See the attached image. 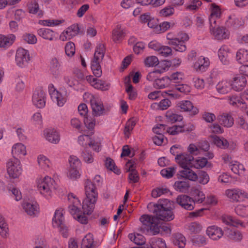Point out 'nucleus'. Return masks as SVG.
Here are the masks:
<instances>
[{"instance_id":"0eeeda50","label":"nucleus","mask_w":248,"mask_h":248,"mask_svg":"<svg viewBox=\"0 0 248 248\" xmlns=\"http://www.w3.org/2000/svg\"><path fill=\"white\" fill-rule=\"evenodd\" d=\"M7 171L10 177L18 178L22 172L19 160L16 157L10 159L7 162Z\"/></svg>"},{"instance_id":"5fc2aeb1","label":"nucleus","mask_w":248,"mask_h":248,"mask_svg":"<svg viewBox=\"0 0 248 248\" xmlns=\"http://www.w3.org/2000/svg\"><path fill=\"white\" fill-rule=\"evenodd\" d=\"M207 163V160L205 157H198L192 161L191 167L196 169H201L204 167Z\"/></svg>"},{"instance_id":"39448f33","label":"nucleus","mask_w":248,"mask_h":248,"mask_svg":"<svg viewBox=\"0 0 248 248\" xmlns=\"http://www.w3.org/2000/svg\"><path fill=\"white\" fill-rule=\"evenodd\" d=\"M105 50V46L102 44H98L95 49L94 57L91 62V69L96 77H100L102 75L100 63L104 57Z\"/></svg>"},{"instance_id":"c85d7f7f","label":"nucleus","mask_w":248,"mask_h":248,"mask_svg":"<svg viewBox=\"0 0 248 248\" xmlns=\"http://www.w3.org/2000/svg\"><path fill=\"white\" fill-rule=\"evenodd\" d=\"M230 51V48L226 45H223L218 51L219 59L224 65H227L229 63L228 55Z\"/></svg>"},{"instance_id":"4468645a","label":"nucleus","mask_w":248,"mask_h":248,"mask_svg":"<svg viewBox=\"0 0 248 248\" xmlns=\"http://www.w3.org/2000/svg\"><path fill=\"white\" fill-rule=\"evenodd\" d=\"M176 202L186 210H192L195 207L193 199L186 195H179L176 199Z\"/></svg>"},{"instance_id":"aec40b11","label":"nucleus","mask_w":248,"mask_h":248,"mask_svg":"<svg viewBox=\"0 0 248 248\" xmlns=\"http://www.w3.org/2000/svg\"><path fill=\"white\" fill-rule=\"evenodd\" d=\"M176 162L182 167H191L192 161L193 160L192 155L183 153L177 154L175 157Z\"/></svg>"},{"instance_id":"4c0bfd02","label":"nucleus","mask_w":248,"mask_h":248,"mask_svg":"<svg viewBox=\"0 0 248 248\" xmlns=\"http://www.w3.org/2000/svg\"><path fill=\"white\" fill-rule=\"evenodd\" d=\"M191 197L195 203H201L205 200V195L201 190L195 188L191 191Z\"/></svg>"},{"instance_id":"ea45409f","label":"nucleus","mask_w":248,"mask_h":248,"mask_svg":"<svg viewBox=\"0 0 248 248\" xmlns=\"http://www.w3.org/2000/svg\"><path fill=\"white\" fill-rule=\"evenodd\" d=\"M50 95L52 100L56 102L60 107L62 106L66 102V98L57 90L52 92Z\"/></svg>"},{"instance_id":"6ab92c4d","label":"nucleus","mask_w":248,"mask_h":248,"mask_svg":"<svg viewBox=\"0 0 248 248\" xmlns=\"http://www.w3.org/2000/svg\"><path fill=\"white\" fill-rule=\"evenodd\" d=\"M85 79L95 89L105 91L108 90L109 86L105 81L95 78L91 75L87 76Z\"/></svg>"},{"instance_id":"0e129e2a","label":"nucleus","mask_w":248,"mask_h":248,"mask_svg":"<svg viewBox=\"0 0 248 248\" xmlns=\"http://www.w3.org/2000/svg\"><path fill=\"white\" fill-rule=\"evenodd\" d=\"M84 123L86 127L90 130L91 131V133L92 134L93 133V130L95 124V120L94 118L86 117L84 118Z\"/></svg>"},{"instance_id":"c756f323","label":"nucleus","mask_w":248,"mask_h":248,"mask_svg":"<svg viewBox=\"0 0 248 248\" xmlns=\"http://www.w3.org/2000/svg\"><path fill=\"white\" fill-rule=\"evenodd\" d=\"M38 34L43 38L49 41L56 39V33L52 30L47 28H41L37 31Z\"/></svg>"},{"instance_id":"69168bd1","label":"nucleus","mask_w":248,"mask_h":248,"mask_svg":"<svg viewBox=\"0 0 248 248\" xmlns=\"http://www.w3.org/2000/svg\"><path fill=\"white\" fill-rule=\"evenodd\" d=\"M158 53L163 57H167L172 55V49L169 46H161Z\"/></svg>"},{"instance_id":"8fccbe9b","label":"nucleus","mask_w":248,"mask_h":248,"mask_svg":"<svg viewBox=\"0 0 248 248\" xmlns=\"http://www.w3.org/2000/svg\"><path fill=\"white\" fill-rule=\"evenodd\" d=\"M166 117L167 121L171 123H174L177 122H181L183 120V116L181 115L173 113L171 110H169L166 113Z\"/></svg>"},{"instance_id":"de8ad7c7","label":"nucleus","mask_w":248,"mask_h":248,"mask_svg":"<svg viewBox=\"0 0 248 248\" xmlns=\"http://www.w3.org/2000/svg\"><path fill=\"white\" fill-rule=\"evenodd\" d=\"M93 235L89 233L83 238L81 248H93Z\"/></svg>"},{"instance_id":"a211bd4d","label":"nucleus","mask_w":248,"mask_h":248,"mask_svg":"<svg viewBox=\"0 0 248 248\" xmlns=\"http://www.w3.org/2000/svg\"><path fill=\"white\" fill-rule=\"evenodd\" d=\"M247 79L242 75H236L233 77L231 82L232 88L235 91H242L247 85Z\"/></svg>"},{"instance_id":"f704fd0d","label":"nucleus","mask_w":248,"mask_h":248,"mask_svg":"<svg viewBox=\"0 0 248 248\" xmlns=\"http://www.w3.org/2000/svg\"><path fill=\"white\" fill-rule=\"evenodd\" d=\"M229 168L234 173L238 175H243L245 171V168L243 165L240 162L232 160L228 164Z\"/></svg>"},{"instance_id":"72a5a7b5","label":"nucleus","mask_w":248,"mask_h":248,"mask_svg":"<svg viewBox=\"0 0 248 248\" xmlns=\"http://www.w3.org/2000/svg\"><path fill=\"white\" fill-rule=\"evenodd\" d=\"M232 89L231 83L226 80L219 81L216 85L217 92L221 94H226Z\"/></svg>"},{"instance_id":"09e8293b","label":"nucleus","mask_w":248,"mask_h":248,"mask_svg":"<svg viewBox=\"0 0 248 248\" xmlns=\"http://www.w3.org/2000/svg\"><path fill=\"white\" fill-rule=\"evenodd\" d=\"M128 238L137 245H142L145 243L144 237L139 233H130L128 235Z\"/></svg>"},{"instance_id":"3c124183","label":"nucleus","mask_w":248,"mask_h":248,"mask_svg":"<svg viewBox=\"0 0 248 248\" xmlns=\"http://www.w3.org/2000/svg\"><path fill=\"white\" fill-rule=\"evenodd\" d=\"M213 142L218 147L223 149H227L229 146L228 140L223 137H215Z\"/></svg>"},{"instance_id":"864d4df0","label":"nucleus","mask_w":248,"mask_h":248,"mask_svg":"<svg viewBox=\"0 0 248 248\" xmlns=\"http://www.w3.org/2000/svg\"><path fill=\"white\" fill-rule=\"evenodd\" d=\"M171 105V102L168 99H164L159 103H155L152 106L160 110H166Z\"/></svg>"},{"instance_id":"dca6fc26","label":"nucleus","mask_w":248,"mask_h":248,"mask_svg":"<svg viewBox=\"0 0 248 248\" xmlns=\"http://www.w3.org/2000/svg\"><path fill=\"white\" fill-rule=\"evenodd\" d=\"M32 101L33 104L38 108H43L46 104V95L44 91L41 89L35 90Z\"/></svg>"},{"instance_id":"bf43d9fd","label":"nucleus","mask_w":248,"mask_h":248,"mask_svg":"<svg viewBox=\"0 0 248 248\" xmlns=\"http://www.w3.org/2000/svg\"><path fill=\"white\" fill-rule=\"evenodd\" d=\"M105 166L108 169L113 171L116 174H119L120 173V170H119L117 167L115 166L114 161L110 158H107L106 159Z\"/></svg>"},{"instance_id":"b1692460","label":"nucleus","mask_w":248,"mask_h":248,"mask_svg":"<svg viewBox=\"0 0 248 248\" xmlns=\"http://www.w3.org/2000/svg\"><path fill=\"white\" fill-rule=\"evenodd\" d=\"M134 161L132 160H129L126 165L128 167L127 171L129 172L128 179L129 183H136L139 181V176L138 172L135 169Z\"/></svg>"},{"instance_id":"4be33fe9","label":"nucleus","mask_w":248,"mask_h":248,"mask_svg":"<svg viewBox=\"0 0 248 248\" xmlns=\"http://www.w3.org/2000/svg\"><path fill=\"white\" fill-rule=\"evenodd\" d=\"M78 32V25H73L67 28L63 31L60 36V39L62 41H65L71 39L75 36Z\"/></svg>"},{"instance_id":"f8f14e48","label":"nucleus","mask_w":248,"mask_h":248,"mask_svg":"<svg viewBox=\"0 0 248 248\" xmlns=\"http://www.w3.org/2000/svg\"><path fill=\"white\" fill-rule=\"evenodd\" d=\"M22 207L27 215L34 217L38 214L39 207L37 202L33 200L24 201L22 203Z\"/></svg>"},{"instance_id":"7c9ffc66","label":"nucleus","mask_w":248,"mask_h":248,"mask_svg":"<svg viewBox=\"0 0 248 248\" xmlns=\"http://www.w3.org/2000/svg\"><path fill=\"white\" fill-rule=\"evenodd\" d=\"M190 167H184L183 170L179 171V175L181 177L188 179L191 181H196L198 180L197 174Z\"/></svg>"},{"instance_id":"f03ea898","label":"nucleus","mask_w":248,"mask_h":248,"mask_svg":"<svg viewBox=\"0 0 248 248\" xmlns=\"http://www.w3.org/2000/svg\"><path fill=\"white\" fill-rule=\"evenodd\" d=\"M166 38L168 41V44L172 46L174 49L177 51L184 52L186 49L185 43L189 40V37L184 31L179 32L177 36L170 32L167 33Z\"/></svg>"},{"instance_id":"6e6d98bb","label":"nucleus","mask_w":248,"mask_h":248,"mask_svg":"<svg viewBox=\"0 0 248 248\" xmlns=\"http://www.w3.org/2000/svg\"><path fill=\"white\" fill-rule=\"evenodd\" d=\"M38 163L40 167L45 170H47L51 164L50 160L43 155H39L38 156Z\"/></svg>"},{"instance_id":"ddd939ff","label":"nucleus","mask_w":248,"mask_h":248,"mask_svg":"<svg viewBox=\"0 0 248 248\" xmlns=\"http://www.w3.org/2000/svg\"><path fill=\"white\" fill-rule=\"evenodd\" d=\"M210 32L214 39L218 41L227 39L230 36L229 31L223 26L212 28L210 29Z\"/></svg>"},{"instance_id":"423d86ee","label":"nucleus","mask_w":248,"mask_h":248,"mask_svg":"<svg viewBox=\"0 0 248 248\" xmlns=\"http://www.w3.org/2000/svg\"><path fill=\"white\" fill-rule=\"evenodd\" d=\"M153 212L158 221L162 220L169 221L174 217L172 211L169 208L164 207L162 204H154Z\"/></svg>"},{"instance_id":"412c9836","label":"nucleus","mask_w":248,"mask_h":248,"mask_svg":"<svg viewBox=\"0 0 248 248\" xmlns=\"http://www.w3.org/2000/svg\"><path fill=\"white\" fill-rule=\"evenodd\" d=\"M209 65L210 61L209 59L201 56L194 63L193 67L197 72H203L207 70Z\"/></svg>"},{"instance_id":"c03bdc74","label":"nucleus","mask_w":248,"mask_h":248,"mask_svg":"<svg viewBox=\"0 0 248 248\" xmlns=\"http://www.w3.org/2000/svg\"><path fill=\"white\" fill-rule=\"evenodd\" d=\"M234 211L238 216L248 218V205L243 203L238 204L235 206Z\"/></svg>"},{"instance_id":"cd10ccee","label":"nucleus","mask_w":248,"mask_h":248,"mask_svg":"<svg viewBox=\"0 0 248 248\" xmlns=\"http://www.w3.org/2000/svg\"><path fill=\"white\" fill-rule=\"evenodd\" d=\"M29 13L31 14L36 15L39 17H41L43 15V11L39 8L38 2L36 0H31L27 4Z\"/></svg>"},{"instance_id":"2eb2a0df","label":"nucleus","mask_w":248,"mask_h":248,"mask_svg":"<svg viewBox=\"0 0 248 248\" xmlns=\"http://www.w3.org/2000/svg\"><path fill=\"white\" fill-rule=\"evenodd\" d=\"M61 66V63L58 58L54 56L50 58L49 70L51 74L55 78L58 79L61 77L60 68Z\"/></svg>"},{"instance_id":"e2e57ef3","label":"nucleus","mask_w":248,"mask_h":248,"mask_svg":"<svg viewBox=\"0 0 248 248\" xmlns=\"http://www.w3.org/2000/svg\"><path fill=\"white\" fill-rule=\"evenodd\" d=\"M175 171V168L174 167H169L162 169L160 171L161 175L167 178H170L172 177Z\"/></svg>"},{"instance_id":"49530a36","label":"nucleus","mask_w":248,"mask_h":248,"mask_svg":"<svg viewBox=\"0 0 248 248\" xmlns=\"http://www.w3.org/2000/svg\"><path fill=\"white\" fill-rule=\"evenodd\" d=\"M172 241L174 245L180 248H184L186 244V238L181 233H176L173 235Z\"/></svg>"},{"instance_id":"20e7f679","label":"nucleus","mask_w":248,"mask_h":248,"mask_svg":"<svg viewBox=\"0 0 248 248\" xmlns=\"http://www.w3.org/2000/svg\"><path fill=\"white\" fill-rule=\"evenodd\" d=\"M140 220L142 224L140 230L142 232H148L150 231L154 235L159 232V221L155 216L153 217L148 215H143L141 216Z\"/></svg>"},{"instance_id":"1a4fd4ad","label":"nucleus","mask_w":248,"mask_h":248,"mask_svg":"<svg viewBox=\"0 0 248 248\" xmlns=\"http://www.w3.org/2000/svg\"><path fill=\"white\" fill-rule=\"evenodd\" d=\"M31 60L29 51L22 47L18 48L16 52L15 61L17 66H26Z\"/></svg>"},{"instance_id":"c9c22d12","label":"nucleus","mask_w":248,"mask_h":248,"mask_svg":"<svg viewBox=\"0 0 248 248\" xmlns=\"http://www.w3.org/2000/svg\"><path fill=\"white\" fill-rule=\"evenodd\" d=\"M63 211V209L62 208H59L56 210L52 219V225L54 227L59 228L63 224L64 220Z\"/></svg>"},{"instance_id":"e433bc0d","label":"nucleus","mask_w":248,"mask_h":248,"mask_svg":"<svg viewBox=\"0 0 248 248\" xmlns=\"http://www.w3.org/2000/svg\"><path fill=\"white\" fill-rule=\"evenodd\" d=\"M219 123L224 126L230 127L233 124V118L229 114L223 113L217 117Z\"/></svg>"},{"instance_id":"58836bf2","label":"nucleus","mask_w":248,"mask_h":248,"mask_svg":"<svg viewBox=\"0 0 248 248\" xmlns=\"http://www.w3.org/2000/svg\"><path fill=\"white\" fill-rule=\"evenodd\" d=\"M236 60L242 64L248 63V50L245 49H239L236 52Z\"/></svg>"},{"instance_id":"a18cd8bd","label":"nucleus","mask_w":248,"mask_h":248,"mask_svg":"<svg viewBox=\"0 0 248 248\" xmlns=\"http://www.w3.org/2000/svg\"><path fill=\"white\" fill-rule=\"evenodd\" d=\"M170 85V79L169 77H165L161 78L155 79L154 86L158 89H163Z\"/></svg>"},{"instance_id":"a19ab883","label":"nucleus","mask_w":248,"mask_h":248,"mask_svg":"<svg viewBox=\"0 0 248 248\" xmlns=\"http://www.w3.org/2000/svg\"><path fill=\"white\" fill-rule=\"evenodd\" d=\"M226 234L230 239L235 242L240 241L243 239V234L238 230H228L226 232Z\"/></svg>"},{"instance_id":"9d476101","label":"nucleus","mask_w":248,"mask_h":248,"mask_svg":"<svg viewBox=\"0 0 248 248\" xmlns=\"http://www.w3.org/2000/svg\"><path fill=\"white\" fill-rule=\"evenodd\" d=\"M225 194L232 202H237L243 199H248V193L239 188L227 189Z\"/></svg>"},{"instance_id":"052dcab7","label":"nucleus","mask_w":248,"mask_h":248,"mask_svg":"<svg viewBox=\"0 0 248 248\" xmlns=\"http://www.w3.org/2000/svg\"><path fill=\"white\" fill-rule=\"evenodd\" d=\"M169 78L170 79V83L171 81L175 83H179L184 79V75L182 72H176L172 73Z\"/></svg>"},{"instance_id":"473e14b6","label":"nucleus","mask_w":248,"mask_h":248,"mask_svg":"<svg viewBox=\"0 0 248 248\" xmlns=\"http://www.w3.org/2000/svg\"><path fill=\"white\" fill-rule=\"evenodd\" d=\"M16 40L15 35L11 34L7 36L0 34V47L7 48L11 46Z\"/></svg>"},{"instance_id":"680f3d73","label":"nucleus","mask_w":248,"mask_h":248,"mask_svg":"<svg viewBox=\"0 0 248 248\" xmlns=\"http://www.w3.org/2000/svg\"><path fill=\"white\" fill-rule=\"evenodd\" d=\"M65 52L66 55L68 57H72L75 53V44L71 42L66 43L65 46Z\"/></svg>"},{"instance_id":"f257e3e1","label":"nucleus","mask_w":248,"mask_h":248,"mask_svg":"<svg viewBox=\"0 0 248 248\" xmlns=\"http://www.w3.org/2000/svg\"><path fill=\"white\" fill-rule=\"evenodd\" d=\"M86 198L83 201L82 209L84 214H91L93 211L97 198V193L94 185L87 180L85 184Z\"/></svg>"},{"instance_id":"37998d69","label":"nucleus","mask_w":248,"mask_h":248,"mask_svg":"<svg viewBox=\"0 0 248 248\" xmlns=\"http://www.w3.org/2000/svg\"><path fill=\"white\" fill-rule=\"evenodd\" d=\"M175 190L180 192H186L190 187L189 182L186 181H176L173 185Z\"/></svg>"},{"instance_id":"7ed1b4c3","label":"nucleus","mask_w":248,"mask_h":248,"mask_svg":"<svg viewBox=\"0 0 248 248\" xmlns=\"http://www.w3.org/2000/svg\"><path fill=\"white\" fill-rule=\"evenodd\" d=\"M54 180L50 177L46 176L44 177H38L35 184L40 194L47 199L51 198L55 189Z\"/></svg>"},{"instance_id":"9b49d317","label":"nucleus","mask_w":248,"mask_h":248,"mask_svg":"<svg viewBox=\"0 0 248 248\" xmlns=\"http://www.w3.org/2000/svg\"><path fill=\"white\" fill-rule=\"evenodd\" d=\"M68 199L69 202V211L73 217L76 215L81 214L80 210L81 204L80 201L73 193H70L68 195Z\"/></svg>"},{"instance_id":"bb28decb","label":"nucleus","mask_w":248,"mask_h":248,"mask_svg":"<svg viewBox=\"0 0 248 248\" xmlns=\"http://www.w3.org/2000/svg\"><path fill=\"white\" fill-rule=\"evenodd\" d=\"M221 221L227 225L237 227L240 225L243 228L246 227V225L243 222L238 219L233 218L232 216L224 215L220 217Z\"/></svg>"},{"instance_id":"5701e85b","label":"nucleus","mask_w":248,"mask_h":248,"mask_svg":"<svg viewBox=\"0 0 248 248\" xmlns=\"http://www.w3.org/2000/svg\"><path fill=\"white\" fill-rule=\"evenodd\" d=\"M206 234L212 239L217 240L223 235L222 230L216 225L209 226L206 230Z\"/></svg>"},{"instance_id":"79ce46f5","label":"nucleus","mask_w":248,"mask_h":248,"mask_svg":"<svg viewBox=\"0 0 248 248\" xmlns=\"http://www.w3.org/2000/svg\"><path fill=\"white\" fill-rule=\"evenodd\" d=\"M137 122V119L133 117L129 119L126 123L124 133L126 138H129L131 131L136 124Z\"/></svg>"},{"instance_id":"6e6552de","label":"nucleus","mask_w":248,"mask_h":248,"mask_svg":"<svg viewBox=\"0 0 248 248\" xmlns=\"http://www.w3.org/2000/svg\"><path fill=\"white\" fill-rule=\"evenodd\" d=\"M83 96L89 98L93 114L94 116H99L104 113L105 109L103 104L97 97L88 93H85Z\"/></svg>"},{"instance_id":"2f4dec72","label":"nucleus","mask_w":248,"mask_h":248,"mask_svg":"<svg viewBox=\"0 0 248 248\" xmlns=\"http://www.w3.org/2000/svg\"><path fill=\"white\" fill-rule=\"evenodd\" d=\"M26 147L21 143H16L14 145L12 150V154L13 157H20L26 155Z\"/></svg>"},{"instance_id":"f3484780","label":"nucleus","mask_w":248,"mask_h":248,"mask_svg":"<svg viewBox=\"0 0 248 248\" xmlns=\"http://www.w3.org/2000/svg\"><path fill=\"white\" fill-rule=\"evenodd\" d=\"M226 24L228 27L236 29L244 25V21L239 15L232 14L228 16Z\"/></svg>"},{"instance_id":"393cba45","label":"nucleus","mask_w":248,"mask_h":248,"mask_svg":"<svg viewBox=\"0 0 248 248\" xmlns=\"http://www.w3.org/2000/svg\"><path fill=\"white\" fill-rule=\"evenodd\" d=\"M44 135L49 142L57 144L60 140L59 133L54 129H47L44 131Z\"/></svg>"},{"instance_id":"774afa93","label":"nucleus","mask_w":248,"mask_h":248,"mask_svg":"<svg viewBox=\"0 0 248 248\" xmlns=\"http://www.w3.org/2000/svg\"><path fill=\"white\" fill-rule=\"evenodd\" d=\"M202 225L197 222L191 223L188 226L189 230L192 233H199L202 230Z\"/></svg>"},{"instance_id":"13d9d810","label":"nucleus","mask_w":248,"mask_h":248,"mask_svg":"<svg viewBox=\"0 0 248 248\" xmlns=\"http://www.w3.org/2000/svg\"><path fill=\"white\" fill-rule=\"evenodd\" d=\"M158 63V59L155 56H148L144 60V64L147 67H154Z\"/></svg>"},{"instance_id":"338daca9","label":"nucleus","mask_w":248,"mask_h":248,"mask_svg":"<svg viewBox=\"0 0 248 248\" xmlns=\"http://www.w3.org/2000/svg\"><path fill=\"white\" fill-rule=\"evenodd\" d=\"M174 9L171 6H167L159 11V15L163 17H167L172 15L174 14Z\"/></svg>"},{"instance_id":"4d7b16f0","label":"nucleus","mask_w":248,"mask_h":248,"mask_svg":"<svg viewBox=\"0 0 248 248\" xmlns=\"http://www.w3.org/2000/svg\"><path fill=\"white\" fill-rule=\"evenodd\" d=\"M124 32L120 29H116L112 31V39L115 43H119L124 36Z\"/></svg>"},{"instance_id":"603ef678","label":"nucleus","mask_w":248,"mask_h":248,"mask_svg":"<svg viewBox=\"0 0 248 248\" xmlns=\"http://www.w3.org/2000/svg\"><path fill=\"white\" fill-rule=\"evenodd\" d=\"M9 229L4 218L0 215V234L3 238H7L8 235Z\"/></svg>"},{"instance_id":"a878e982","label":"nucleus","mask_w":248,"mask_h":248,"mask_svg":"<svg viewBox=\"0 0 248 248\" xmlns=\"http://www.w3.org/2000/svg\"><path fill=\"white\" fill-rule=\"evenodd\" d=\"M177 107L183 111H192L193 115L197 114L199 112L198 109L194 108L191 102L188 100L179 101L177 104Z\"/></svg>"}]
</instances>
